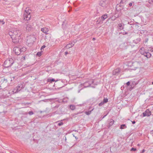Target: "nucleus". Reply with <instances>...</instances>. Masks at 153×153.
I'll use <instances>...</instances> for the list:
<instances>
[{
  "label": "nucleus",
  "mask_w": 153,
  "mask_h": 153,
  "mask_svg": "<svg viewBox=\"0 0 153 153\" xmlns=\"http://www.w3.org/2000/svg\"><path fill=\"white\" fill-rule=\"evenodd\" d=\"M140 51L142 55H143L144 56L146 52L147 51V50H145L143 47H142L141 48Z\"/></svg>",
  "instance_id": "obj_16"
},
{
  "label": "nucleus",
  "mask_w": 153,
  "mask_h": 153,
  "mask_svg": "<svg viewBox=\"0 0 153 153\" xmlns=\"http://www.w3.org/2000/svg\"><path fill=\"white\" fill-rule=\"evenodd\" d=\"M28 114L30 115H31L33 114V113L32 111H30L29 112Z\"/></svg>",
  "instance_id": "obj_35"
},
{
  "label": "nucleus",
  "mask_w": 153,
  "mask_h": 153,
  "mask_svg": "<svg viewBox=\"0 0 153 153\" xmlns=\"http://www.w3.org/2000/svg\"><path fill=\"white\" fill-rule=\"evenodd\" d=\"M83 87H82V88H81L80 90H79V91H78V92H80V90H81V89H83Z\"/></svg>",
  "instance_id": "obj_49"
},
{
  "label": "nucleus",
  "mask_w": 153,
  "mask_h": 153,
  "mask_svg": "<svg viewBox=\"0 0 153 153\" xmlns=\"http://www.w3.org/2000/svg\"><path fill=\"white\" fill-rule=\"evenodd\" d=\"M24 88V87L22 84L21 83L19 84L17 87L14 88V90L12 91L13 94L16 93L20 91L21 89Z\"/></svg>",
  "instance_id": "obj_5"
},
{
  "label": "nucleus",
  "mask_w": 153,
  "mask_h": 153,
  "mask_svg": "<svg viewBox=\"0 0 153 153\" xmlns=\"http://www.w3.org/2000/svg\"><path fill=\"white\" fill-rule=\"evenodd\" d=\"M33 23H30L27 24L26 25V30L27 31H31L33 28Z\"/></svg>",
  "instance_id": "obj_7"
},
{
  "label": "nucleus",
  "mask_w": 153,
  "mask_h": 153,
  "mask_svg": "<svg viewBox=\"0 0 153 153\" xmlns=\"http://www.w3.org/2000/svg\"><path fill=\"white\" fill-rule=\"evenodd\" d=\"M63 122H60L58 124V125H57L58 126H61L62 125H63Z\"/></svg>",
  "instance_id": "obj_34"
},
{
  "label": "nucleus",
  "mask_w": 153,
  "mask_h": 153,
  "mask_svg": "<svg viewBox=\"0 0 153 153\" xmlns=\"http://www.w3.org/2000/svg\"><path fill=\"white\" fill-rule=\"evenodd\" d=\"M114 121L112 119H110L109 121V126H112L113 123Z\"/></svg>",
  "instance_id": "obj_22"
},
{
  "label": "nucleus",
  "mask_w": 153,
  "mask_h": 153,
  "mask_svg": "<svg viewBox=\"0 0 153 153\" xmlns=\"http://www.w3.org/2000/svg\"><path fill=\"white\" fill-rule=\"evenodd\" d=\"M137 84V83L135 82H134L131 83L130 85V87H129L127 88L128 90H131L132 89L134 88V87Z\"/></svg>",
  "instance_id": "obj_13"
},
{
  "label": "nucleus",
  "mask_w": 153,
  "mask_h": 153,
  "mask_svg": "<svg viewBox=\"0 0 153 153\" xmlns=\"http://www.w3.org/2000/svg\"><path fill=\"white\" fill-rule=\"evenodd\" d=\"M144 152V150H143V152Z\"/></svg>",
  "instance_id": "obj_51"
},
{
  "label": "nucleus",
  "mask_w": 153,
  "mask_h": 153,
  "mask_svg": "<svg viewBox=\"0 0 153 153\" xmlns=\"http://www.w3.org/2000/svg\"><path fill=\"white\" fill-rule=\"evenodd\" d=\"M70 108L72 110H74L75 108V106L74 105H71L70 106Z\"/></svg>",
  "instance_id": "obj_26"
},
{
  "label": "nucleus",
  "mask_w": 153,
  "mask_h": 153,
  "mask_svg": "<svg viewBox=\"0 0 153 153\" xmlns=\"http://www.w3.org/2000/svg\"><path fill=\"white\" fill-rule=\"evenodd\" d=\"M139 64L137 62H134L132 63V66L133 70H136V68L139 67Z\"/></svg>",
  "instance_id": "obj_10"
},
{
  "label": "nucleus",
  "mask_w": 153,
  "mask_h": 153,
  "mask_svg": "<svg viewBox=\"0 0 153 153\" xmlns=\"http://www.w3.org/2000/svg\"><path fill=\"white\" fill-rule=\"evenodd\" d=\"M100 5L103 8H105L107 7V4L105 2L103 1H101L100 3Z\"/></svg>",
  "instance_id": "obj_15"
},
{
  "label": "nucleus",
  "mask_w": 153,
  "mask_h": 153,
  "mask_svg": "<svg viewBox=\"0 0 153 153\" xmlns=\"http://www.w3.org/2000/svg\"><path fill=\"white\" fill-rule=\"evenodd\" d=\"M120 72V69L119 68H117L113 71L112 74L113 75H117Z\"/></svg>",
  "instance_id": "obj_14"
},
{
  "label": "nucleus",
  "mask_w": 153,
  "mask_h": 153,
  "mask_svg": "<svg viewBox=\"0 0 153 153\" xmlns=\"http://www.w3.org/2000/svg\"><path fill=\"white\" fill-rule=\"evenodd\" d=\"M148 39H146L145 41V43H146V42H148Z\"/></svg>",
  "instance_id": "obj_43"
},
{
  "label": "nucleus",
  "mask_w": 153,
  "mask_h": 153,
  "mask_svg": "<svg viewBox=\"0 0 153 153\" xmlns=\"http://www.w3.org/2000/svg\"><path fill=\"white\" fill-rule=\"evenodd\" d=\"M5 24V22L3 20H0V25H2Z\"/></svg>",
  "instance_id": "obj_30"
},
{
  "label": "nucleus",
  "mask_w": 153,
  "mask_h": 153,
  "mask_svg": "<svg viewBox=\"0 0 153 153\" xmlns=\"http://www.w3.org/2000/svg\"><path fill=\"white\" fill-rule=\"evenodd\" d=\"M145 56H146L147 57V58H149L151 57V53L149 52L148 51L146 52V53L144 55Z\"/></svg>",
  "instance_id": "obj_19"
},
{
  "label": "nucleus",
  "mask_w": 153,
  "mask_h": 153,
  "mask_svg": "<svg viewBox=\"0 0 153 153\" xmlns=\"http://www.w3.org/2000/svg\"><path fill=\"white\" fill-rule=\"evenodd\" d=\"M15 54L16 55H19L21 53V48L19 47H15L13 48Z\"/></svg>",
  "instance_id": "obj_8"
},
{
  "label": "nucleus",
  "mask_w": 153,
  "mask_h": 153,
  "mask_svg": "<svg viewBox=\"0 0 153 153\" xmlns=\"http://www.w3.org/2000/svg\"><path fill=\"white\" fill-rule=\"evenodd\" d=\"M150 51H151L152 52H153V47L152 48H149Z\"/></svg>",
  "instance_id": "obj_41"
},
{
  "label": "nucleus",
  "mask_w": 153,
  "mask_h": 153,
  "mask_svg": "<svg viewBox=\"0 0 153 153\" xmlns=\"http://www.w3.org/2000/svg\"><path fill=\"white\" fill-rule=\"evenodd\" d=\"M140 40L141 39L140 38H138L136 40H134V42L135 44H137L140 41Z\"/></svg>",
  "instance_id": "obj_21"
},
{
  "label": "nucleus",
  "mask_w": 153,
  "mask_h": 153,
  "mask_svg": "<svg viewBox=\"0 0 153 153\" xmlns=\"http://www.w3.org/2000/svg\"><path fill=\"white\" fill-rule=\"evenodd\" d=\"M148 2L149 4H152L153 3V0H149Z\"/></svg>",
  "instance_id": "obj_37"
},
{
  "label": "nucleus",
  "mask_w": 153,
  "mask_h": 153,
  "mask_svg": "<svg viewBox=\"0 0 153 153\" xmlns=\"http://www.w3.org/2000/svg\"><path fill=\"white\" fill-rule=\"evenodd\" d=\"M21 34V31L16 29L11 30L9 32V34L11 36L13 42L15 43L19 42V37Z\"/></svg>",
  "instance_id": "obj_1"
},
{
  "label": "nucleus",
  "mask_w": 153,
  "mask_h": 153,
  "mask_svg": "<svg viewBox=\"0 0 153 153\" xmlns=\"http://www.w3.org/2000/svg\"><path fill=\"white\" fill-rule=\"evenodd\" d=\"M22 59L23 60H25V56H22Z\"/></svg>",
  "instance_id": "obj_42"
},
{
  "label": "nucleus",
  "mask_w": 153,
  "mask_h": 153,
  "mask_svg": "<svg viewBox=\"0 0 153 153\" xmlns=\"http://www.w3.org/2000/svg\"><path fill=\"white\" fill-rule=\"evenodd\" d=\"M14 61L12 58H8L4 63V65L5 68L10 67L14 63Z\"/></svg>",
  "instance_id": "obj_3"
},
{
  "label": "nucleus",
  "mask_w": 153,
  "mask_h": 153,
  "mask_svg": "<svg viewBox=\"0 0 153 153\" xmlns=\"http://www.w3.org/2000/svg\"><path fill=\"white\" fill-rule=\"evenodd\" d=\"M108 113L107 114H106L105 115H104L102 117H101L100 119H101L100 120H102V119H103L104 118H105L108 114Z\"/></svg>",
  "instance_id": "obj_32"
},
{
  "label": "nucleus",
  "mask_w": 153,
  "mask_h": 153,
  "mask_svg": "<svg viewBox=\"0 0 153 153\" xmlns=\"http://www.w3.org/2000/svg\"><path fill=\"white\" fill-rule=\"evenodd\" d=\"M45 45H43L42 46V47L41 48V50H42V49L45 48Z\"/></svg>",
  "instance_id": "obj_40"
},
{
  "label": "nucleus",
  "mask_w": 153,
  "mask_h": 153,
  "mask_svg": "<svg viewBox=\"0 0 153 153\" xmlns=\"http://www.w3.org/2000/svg\"><path fill=\"white\" fill-rule=\"evenodd\" d=\"M125 1V0H121L120 3L123 4Z\"/></svg>",
  "instance_id": "obj_39"
},
{
  "label": "nucleus",
  "mask_w": 153,
  "mask_h": 153,
  "mask_svg": "<svg viewBox=\"0 0 153 153\" xmlns=\"http://www.w3.org/2000/svg\"><path fill=\"white\" fill-rule=\"evenodd\" d=\"M93 108H92V107H90V108H89V109L90 110H92V109Z\"/></svg>",
  "instance_id": "obj_46"
},
{
  "label": "nucleus",
  "mask_w": 153,
  "mask_h": 153,
  "mask_svg": "<svg viewBox=\"0 0 153 153\" xmlns=\"http://www.w3.org/2000/svg\"><path fill=\"white\" fill-rule=\"evenodd\" d=\"M95 40V38H93V40Z\"/></svg>",
  "instance_id": "obj_50"
},
{
  "label": "nucleus",
  "mask_w": 153,
  "mask_h": 153,
  "mask_svg": "<svg viewBox=\"0 0 153 153\" xmlns=\"http://www.w3.org/2000/svg\"><path fill=\"white\" fill-rule=\"evenodd\" d=\"M108 17V15L107 14H105L102 15L101 17L99 18V20L100 21V22H102L105 19H107Z\"/></svg>",
  "instance_id": "obj_9"
},
{
  "label": "nucleus",
  "mask_w": 153,
  "mask_h": 153,
  "mask_svg": "<svg viewBox=\"0 0 153 153\" xmlns=\"http://www.w3.org/2000/svg\"><path fill=\"white\" fill-rule=\"evenodd\" d=\"M58 80L60 81L58 82L57 83V84H59V85L58 86L59 87V88H61L62 87H64L65 86V85H64V81H63L62 80Z\"/></svg>",
  "instance_id": "obj_11"
},
{
  "label": "nucleus",
  "mask_w": 153,
  "mask_h": 153,
  "mask_svg": "<svg viewBox=\"0 0 153 153\" xmlns=\"http://www.w3.org/2000/svg\"><path fill=\"white\" fill-rule=\"evenodd\" d=\"M133 3H134V2H131L129 4H128V5H129V7H131L132 6V4Z\"/></svg>",
  "instance_id": "obj_38"
},
{
  "label": "nucleus",
  "mask_w": 153,
  "mask_h": 153,
  "mask_svg": "<svg viewBox=\"0 0 153 153\" xmlns=\"http://www.w3.org/2000/svg\"><path fill=\"white\" fill-rule=\"evenodd\" d=\"M127 33H127V32H125V33H123V35H125V34H127Z\"/></svg>",
  "instance_id": "obj_47"
},
{
  "label": "nucleus",
  "mask_w": 153,
  "mask_h": 153,
  "mask_svg": "<svg viewBox=\"0 0 153 153\" xmlns=\"http://www.w3.org/2000/svg\"><path fill=\"white\" fill-rule=\"evenodd\" d=\"M102 102L104 103H106L108 102V99L107 98H104Z\"/></svg>",
  "instance_id": "obj_29"
},
{
  "label": "nucleus",
  "mask_w": 153,
  "mask_h": 153,
  "mask_svg": "<svg viewBox=\"0 0 153 153\" xmlns=\"http://www.w3.org/2000/svg\"><path fill=\"white\" fill-rule=\"evenodd\" d=\"M68 52H67L66 51L65 52V55H66L68 54Z\"/></svg>",
  "instance_id": "obj_45"
},
{
  "label": "nucleus",
  "mask_w": 153,
  "mask_h": 153,
  "mask_svg": "<svg viewBox=\"0 0 153 153\" xmlns=\"http://www.w3.org/2000/svg\"><path fill=\"white\" fill-rule=\"evenodd\" d=\"M94 109V108H93L91 110H90L88 111H85V113L87 115H89L91 114V111L93 110Z\"/></svg>",
  "instance_id": "obj_20"
},
{
  "label": "nucleus",
  "mask_w": 153,
  "mask_h": 153,
  "mask_svg": "<svg viewBox=\"0 0 153 153\" xmlns=\"http://www.w3.org/2000/svg\"><path fill=\"white\" fill-rule=\"evenodd\" d=\"M36 38L34 35H30L27 36V42L28 46H31L36 40Z\"/></svg>",
  "instance_id": "obj_2"
},
{
  "label": "nucleus",
  "mask_w": 153,
  "mask_h": 153,
  "mask_svg": "<svg viewBox=\"0 0 153 153\" xmlns=\"http://www.w3.org/2000/svg\"><path fill=\"white\" fill-rule=\"evenodd\" d=\"M105 104L102 101L99 103V106H101Z\"/></svg>",
  "instance_id": "obj_31"
},
{
  "label": "nucleus",
  "mask_w": 153,
  "mask_h": 153,
  "mask_svg": "<svg viewBox=\"0 0 153 153\" xmlns=\"http://www.w3.org/2000/svg\"><path fill=\"white\" fill-rule=\"evenodd\" d=\"M126 127H127L126 126V125L122 124L120 126V128L121 129H125V128H126Z\"/></svg>",
  "instance_id": "obj_24"
},
{
  "label": "nucleus",
  "mask_w": 153,
  "mask_h": 153,
  "mask_svg": "<svg viewBox=\"0 0 153 153\" xmlns=\"http://www.w3.org/2000/svg\"><path fill=\"white\" fill-rule=\"evenodd\" d=\"M119 27H120V28L121 30H122L123 29V26L122 25V24H119L118 25Z\"/></svg>",
  "instance_id": "obj_28"
},
{
  "label": "nucleus",
  "mask_w": 153,
  "mask_h": 153,
  "mask_svg": "<svg viewBox=\"0 0 153 153\" xmlns=\"http://www.w3.org/2000/svg\"><path fill=\"white\" fill-rule=\"evenodd\" d=\"M41 31L46 34H48V29L46 27H44L41 28Z\"/></svg>",
  "instance_id": "obj_18"
},
{
  "label": "nucleus",
  "mask_w": 153,
  "mask_h": 153,
  "mask_svg": "<svg viewBox=\"0 0 153 153\" xmlns=\"http://www.w3.org/2000/svg\"><path fill=\"white\" fill-rule=\"evenodd\" d=\"M36 55L37 56H41V52H38L37 54H36Z\"/></svg>",
  "instance_id": "obj_33"
},
{
  "label": "nucleus",
  "mask_w": 153,
  "mask_h": 153,
  "mask_svg": "<svg viewBox=\"0 0 153 153\" xmlns=\"http://www.w3.org/2000/svg\"><path fill=\"white\" fill-rule=\"evenodd\" d=\"M74 44L75 43L74 42H71V43H69L66 45V48L67 49H69L73 47L74 46Z\"/></svg>",
  "instance_id": "obj_17"
},
{
  "label": "nucleus",
  "mask_w": 153,
  "mask_h": 153,
  "mask_svg": "<svg viewBox=\"0 0 153 153\" xmlns=\"http://www.w3.org/2000/svg\"><path fill=\"white\" fill-rule=\"evenodd\" d=\"M26 50V48L25 47H23L22 48H21V52H24Z\"/></svg>",
  "instance_id": "obj_25"
},
{
  "label": "nucleus",
  "mask_w": 153,
  "mask_h": 153,
  "mask_svg": "<svg viewBox=\"0 0 153 153\" xmlns=\"http://www.w3.org/2000/svg\"><path fill=\"white\" fill-rule=\"evenodd\" d=\"M48 82H52L55 81V82H56L57 81H58V80L57 79L55 81L54 79L52 78L51 79H48Z\"/></svg>",
  "instance_id": "obj_23"
},
{
  "label": "nucleus",
  "mask_w": 153,
  "mask_h": 153,
  "mask_svg": "<svg viewBox=\"0 0 153 153\" xmlns=\"http://www.w3.org/2000/svg\"><path fill=\"white\" fill-rule=\"evenodd\" d=\"M30 14V13L29 12L28 10H26L24 14V19L27 21L29 20L31 17Z\"/></svg>",
  "instance_id": "obj_6"
},
{
  "label": "nucleus",
  "mask_w": 153,
  "mask_h": 153,
  "mask_svg": "<svg viewBox=\"0 0 153 153\" xmlns=\"http://www.w3.org/2000/svg\"><path fill=\"white\" fill-rule=\"evenodd\" d=\"M143 117L149 116L151 114V111L147 109L145 112L143 113Z\"/></svg>",
  "instance_id": "obj_12"
},
{
  "label": "nucleus",
  "mask_w": 153,
  "mask_h": 153,
  "mask_svg": "<svg viewBox=\"0 0 153 153\" xmlns=\"http://www.w3.org/2000/svg\"><path fill=\"white\" fill-rule=\"evenodd\" d=\"M130 85H131V84H130V82L128 81L126 83V87H127V88H128V87H129V86L130 87Z\"/></svg>",
  "instance_id": "obj_27"
},
{
  "label": "nucleus",
  "mask_w": 153,
  "mask_h": 153,
  "mask_svg": "<svg viewBox=\"0 0 153 153\" xmlns=\"http://www.w3.org/2000/svg\"><path fill=\"white\" fill-rule=\"evenodd\" d=\"M151 133L153 135V131H151Z\"/></svg>",
  "instance_id": "obj_48"
},
{
  "label": "nucleus",
  "mask_w": 153,
  "mask_h": 153,
  "mask_svg": "<svg viewBox=\"0 0 153 153\" xmlns=\"http://www.w3.org/2000/svg\"><path fill=\"white\" fill-rule=\"evenodd\" d=\"M131 122H132V123L133 124H134L136 123V122L135 121H132Z\"/></svg>",
  "instance_id": "obj_44"
},
{
  "label": "nucleus",
  "mask_w": 153,
  "mask_h": 153,
  "mask_svg": "<svg viewBox=\"0 0 153 153\" xmlns=\"http://www.w3.org/2000/svg\"><path fill=\"white\" fill-rule=\"evenodd\" d=\"M137 150L136 148H132L131 149V151H135Z\"/></svg>",
  "instance_id": "obj_36"
},
{
  "label": "nucleus",
  "mask_w": 153,
  "mask_h": 153,
  "mask_svg": "<svg viewBox=\"0 0 153 153\" xmlns=\"http://www.w3.org/2000/svg\"><path fill=\"white\" fill-rule=\"evenodd\" d=\"M94 82L93 80H90L86 82L83 84H81L79 86V88L84 86V88H87L90 86Z\"/></svg>",
  "instance_id": "obj_4"
}]
</instances>
